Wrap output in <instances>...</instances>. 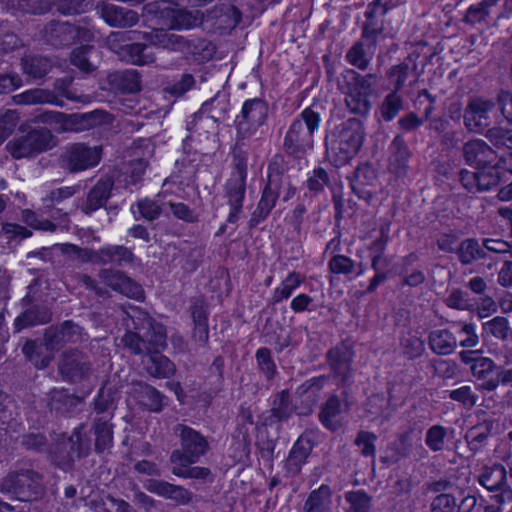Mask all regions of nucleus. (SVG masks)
<instances>
[{
  "mask_svg": "<svg viewBox=\"0 0 512 512\" xmlns=\"http://www.w3.org/2000/svg\"><path fill=\"white\" fill-rule=\"evenodd\" d=\"M98 276L103 284L114 291L135 300L144 299V291L141 285L126 276L123 272L113 269H102Z\"/></svg>",
  "mask_w": 512,
  "mask_h": 512,
  "instance_id": "obj_19",
  "label": "nucleus"
},
{
  "mask_svg": "<svg viewBox=\"0 0 512 512\" xmlns=\"http://www.w3.org/2000/svg\"><path fill=\"white\" fill-rule=\"evenodd\" d=\"M174 432L180 438V448L171 453V463H197L209 450L207 439L193 428L178 424Z\"/></svg>",
  "mask_w": 512,
  "mask_h": 512,
  "instance_id": "obj_8",
  "label": "nucleus"
},
{
  "mask_svg": "<svg viewBox=\"0 0 512 512\" xmlns=\"http://www.w3.org/2000/svg\"><path fill=\"white\" fill-rule=\"evenodd\" d=\"M319 418L329 430L335 431L341 426V403L337 396H331L324 404Z\"/></svg>",
  "mask_w": 512,
  "mask_h": 512,
  "instance_id": "obj_31",
  "label": "nucleus"
},
{
  "mask_svg": "<svg viewBox=\"0 0 512 512\" xmlns=\"http://www.w3.org/2000/svg\"><path fill=\"white\" fill-rule=\"evenodd\" d=\"M510 331L511 328L508 320L502 316H496L482 324L483 337H494L499 340H506Z\"/></svg>",
  "mask_w": 512,
  "mask_h": 512,
  "instance_id": "obj_36",
  "label": "nucleus"
},
{
  "mask_svg": "<svg viewBox=\"0 0 512 512\" xmlns=\"http://www.w3.org/2000/svg\"><path fill=\"white\" fill-rule=\"evenodd\" d=\"M507 471L501 464L483 467L478 476V483L494 495L495 501L503 505L512 501V487L506 482Z\"/></svg>",
  "mask_w": 512,
  "mask_h": 512,
  "instance_id": "obj_13",
  "label": "nucleus"
},
{
  "mask_svg": "<svg viewBox=\"0 0 512 512\" xmlns=\"http://www.w3.org/2000/svg\"><path fill=\"white\" fill-rule=\"evenodd\" d=\"M144 12L146 14H160L159 17L170 18L169 28L170 29H191L200 25L203 21V14L198 10H185L178 9L173 10L168 6L161 7L158 2L149 3L144 6Z\"/></svg>",
  "mask_w": 512,
  "mask_h": 512,
  "instance_id": "obj_14",
  "label": "nucleus"
},
{
  "mask_svg": "<svg viewBox=\"0 0 512 512\" xmlns=\"http://www.w3.org/2000/svg\"><path fill=\"white\" fill-rule=\"evenodd\" d=\"M0 491L20 501L37 500L45 492L43 476L31 468H20L8 473L0 484Z\"/></svg>",
  "mask_w": 512,
  "mask_h": 512,
  "instance_id": "obj_5",
  "label": "nucleus"
},
{
  "mask_svg": "<svg viewBox=\"0 0 512 512\" xmlns=\"http://www.w3.org/2000/svg\"><path fill=\"white\" fill-rule=\"evenodd\" d=\"M83 425L75 428L66 439L59 442L54 450L53 460L62 468L69 466L75 458H82L90 452V439L88 436L82 434Z\"/></svg>",
  "mask_w": 512,
  "mask_h": 512,
  "instance_id": "obj_12",
  "label": "nucleus"
},
{
  "mask_svg": "<svg viewBox=\"0 0 512 512\" xmlns=\"http://www.w3.org/2000/svg\"><path fill=\"white\" fill-rule=\"evenodd\" d=\"M112 186L113 183L109 179L99 180L89 191L82 206L83 212L90 214L102 207L110 197Z\"/></svg>",
  "mask_w": 512,
  "mask_h": 512,
  "instance_id": "obj_27",
  "label": "nucleus"
},
{
  "mask_svg": "<svg viewBox=\"0 0 512 512\" xmlns=\"http://www.w3.org/2000/svg\"><path fill=\"white\" fill-rule=\"evenodd\" d=\"M215 17L218 16L221 18L220 23L225 27L234 28L241 21V13L240 11L233 5L223 4L219 7H216L213 10Z\"/></svg>",
  "mask_w": 512,
  "mask_h": 512,
  "instance_id": "obj_53",
  "label": "nucleus"
},
{
  "mask_svg": "<svg viewBox=\"0 0 512 512\" xmlns=\"http://www.w3.org/2000/svg\"><path fill=\"white\" fill-rule=\"evenodd\" d=\"M500 0H483L477 5L471 6L465 15V21L476 24L484 21L490 14V8L498 4Z\"/></svg>",
  "mask_w": 512,
  "mask_h": 512,
  "instance_id": "obj_50",
  "label": "nucleus"
},
{
  "mask_svg": "<svg viewBox=\"0 0 512 512\" xmlns=\"http://www.w3.org/2000/svg\"><path fill=\"white\" fill-rule=\"evenodd\" d=\"M256 361L260 370L270 379L276 372V366L271 358V352L268 348L262 347L256 351Z\"/></svg>",
  "mask_w": 512,
  "mask_h": 512,
  "instance_id": "obj_60",
  "label": "nucleus"
},
{
  "mask_svg": "<svg viewBox=\"0 0 512 512\" xmlns=\"http://www.w3.org/2000/svg\"><path fill=\"white\" fill-rule=\"evenodd\" d=\"M100 265L117 264L121 266L124 263L133 261L132 251L121 245H107L99 249Z\"/></svg>",
  "mask_w": 512,
  "mask_h": 512,
  "instance_id": "obj_30",
  "label": "nucleus"
},
{
  "mask_svg": "<svg viewBox=\"0 0 512 512\" xmlns=\"http://www.w3.org/2000/svg\"><path fill=\"white\" fill-rule=\"evenodd\" d=\"M229 110V102L225 98L216 96L202 105L203 113H210V117L216 121L225 119Z\"/></svg>",
  "mask_w": 512,
  "mask_h": 512,
  "instance_id": "obj_52",
  "label": "nucleus"
},
{
  "mask_svg": "<svg viewBox=\"0 0 512 512\" xmlns=\"http://www.w3.org/2000/svg\"><path fill=\"white\" fill-rule=\"evenodd\" d=\"M329 176L325 169L319 167L313 170L312 174L307 179V187L311 192H322L325 186L328 185Z\"/></svg>",
  "mask_w": 512,
  "mask_h": 512,
  "instance_id": "obj_62",
  "label": "nucleus"
},
{
  "mask_svg": "<svg viewBox=\"0 0 512 512\" xmlns=\"http://www.w3.org/2000/svg\"><path fill=\"white\" fill-rule=\"evenodd\" d=\"M96 112L85 114H65L59 111H43L34 121L49 125L52 130L63 132H79L88 129L94 121Z\"/></svg>",
  "mask_w": 512,
  "mask_h": 512,
  "instance_id": "obj_11",
  "label": "nucleus"
},
{
  "mask_svg": "<svg viewBox=\"0 0 512 512\" xmlns=\"http://www.w3.org/2000/svg\"><path fill=\"white\" fill-rule=\"evenodd\" d=\"M22 220L30 227L37 230L49 232H54L56 230V225L54 223L47 219L39 218L34 211L29 209L22 211Z\"/></svg>",
  "mask_w": 512,
  "mask_h": 512,
  "instance_id": "obj_57",
  "label": "nucleus"
},
{
  "mask_svg": "<svg viewBox=\"0 0 512 512\" xmlns=\"http://www.w3.org/2000/svg\"><path fill=\"white\" fill-rule=\"evenodd\" d=\"M110 415L103 416L97 419L95 423V449L97 452L101 453L105 449L109 448L112 445L113 436L111 425L109 424Z\"/></svg>",
  "mask_w": 512,
  "mask_h": 512,
  "instance_id": "obj_37",
  "label": "nucleus"
},
{
  "mask_svg": "<svg viewBox=\"0 0 512 512\" xmlns=\"http://www.w3.org/2000/svg\"><path fill=\"white\" fill-rule=\"evenodd\" d=\"M381 33V28H375L369 24H365L362 31V38L370 40V43L365 44L363 41H358L353 44L346 54L347 62L357 67L359 70H366L376 50V38Z\"/></svg>",
  "mask_w": 512,
  "mask_h": 512,
  "instance_id": "obj_15",
  "label": "nucleus"
},
{
  "mask_svg": "<svg viewBox=\"0 0 512 512\" xmlns=\"http://www.w3.org/2000/svg\"><path fill=\"white\" fill-rule=\"evenodd\" d=\"M50 320V314L45 308L32 307L24 312L15 320V326L19 331L26 326H34L47 323Z\"/></svg>",
  "mask_w": 512,
  "mask_h": 512,
  "instance_id": "obj_40",
  "label": "nucleus"
},
{
  "mask_svg": "<svg viewBox=\"0 0 512 512\" xmlns=\"http://www.w3.org/2000/svg\"><path fill=\"white\" fill-rule=\"evenodd\" d=\"M449 398L460 403L466 409L473 408L479 400L478 394L469 385H463L449 391Z\"/></svg>",
  "mask_w": 512,
  "mask_h": 512,
  "instance_id": "obj_48",
  "label": "nucleus"
},
{
  "mask_svg": "<svg viewBox=\"0 0 512 512\" xmlns=\"http://www.w3.org/2000/svg\"><path fill=\"white\" fill-rule=\"evenodd\" d=\"M372 74L362 75L353 69H345L337 79V88L344 96L347 110L355 115L369 114L373 93Z\"/></svg>",
  "mask_w": 512,
  "mask_h": 512,
  "instance_id": "obj_3",
  "label": "nucleus"
},
{
  "mask_svg": "<svg viewBox=\"0 0 512 512\" xmlns=\"http://www.w3.org/2000/svg\"><path fill=\"white\" fill-rule=\"evenodd\" d=\"M149 361L146 364L147 372L156 378H168L174 371V364L164 355L158 352L149 353Z\"/></svg>",
  "mask_w": 512,
  "mask_h": 512,
  "instance_id": "obj_34",
  "label": "nucleus"
},
{
  "mask_svg": "<svg viewBox=\"0 0 512 512\" xmlns=\"http://www.w3.org/2000/svg\"><path fill=\"white\" fill-rule=\"evenodd\" d=\"M446 429L441 425H433L426 432L425 444L434 452L444 448Z\"/></svg>",
  "mask_w": 512,
  "mask_h": 512,
  "instance_id": "obj_56",
  "label": "nucleus"
},
{
  "mask_svg": "<svg viewBox=\"0 0 512 512\" xmlns=\"http://www.w3.org/2000/svg\"><path fill=\"white\" fill-rule=\"evenodd\" d=\"M13 101L17 105L51 104L59 107L63 106V101L54 92L40 88L26 90L17 94L13 96Z\"/></svg>",
  "mask_w": 512,
  "mask_h": 512,
  "instance_id": "obj_26",
  "label": "nucleus"
},
{
  "mask_svg": "<svg viewBox=\"0 0 512 512\" xmlns=\"http://www.w3.org/2000/svg\"><path fill=\"white\" fill-rule=\"evenodd\" d=\"M51 63L44 57H32L23 60V70L33 78H42L49 73Z\"/></svg>",
  "mask_w": 512,
  "mask_h": 512,
  "instance_id": "obj_49",
  "label": "nucleus"
},
{
  "mask_svg": "<svg viewBox=\"0 0 512 512\" xmlns=\"http://www.w3.org/2000/svg\"><path fill=\"white\" fill-rule=\"evenodd\" d=\"M137 208L140 215L148 221L157 219L162 212L161 206L156 201L148 198L139 200Z\"/></svg>",
  "mask_w": 512,
  "mask_h": 512,
  "instance_id": "obj_63",
  "label": "nucleus"
},
{
  "mask_svg": "<svg viewBox=\"0 0 512 512\" xmlns=\"http://www.w3.org/2000/svg\"><path fill=\"white\" fill-rule=\"evenodd\" d=\"M493 108L494 103L490 100L470 98L463 114L466 128L476 133L484 132L492 124L490 113Z\"/></svg>",
  "mask_w": 512,
  "mask_h": 512,
  "instance_id": "obj_16",
  "label": "nucleus"
},
{
  "mask_svg": "<svg viewBox=\"0 0 512 512\" xmlns=\"http://www.w3.org/2000/svg\"><path fill=\"white\" fill-rule=\"evenodd\" d=\"M352 351L345 345H339L330 349L327 353V361L333 375L346 384L352 376Z\"/></svg>",
  "mask_w": 512,
  "mask_h": 512,
  "instance_id": "obj_22",
  "label": "nucleus"
},
{
  "mask_svg": "<svg viewBox=\"0 0 512 512\" xmlns=\"http://www.w3.org/2000/svg\"><path fill=\"white\" fill-rule=\"evenodd\" d=\"M332 491L328 485H321L310 492L302 512H331Z\"/></svg>",
  "mask_w": 512,
  "mask_h": 512,
  "instance_id": "obj_28",
  "label": "nucleus"
},
{
  "mask_svg": "<svg viewBox=\"0 0 512 512\" xmlns=\"http://www.w3.org/2000/svg\"><path fill=\"white\" fill-rule=\"evenodd\" d=\"M268 103L261 98L247 99L236 117L237 139H248L266 123Z\"/></svg>",
  "mask_w": 512,
  "mask_h": 512,
  "instance_id": "obj_10",
  "label": "nucleus"
},
{
  "mask_svg": "<svg viewBox=\"0 0 512 512\" xmlns=\"http://www.w3.org/2000/svg\"><path fill=\"white\" fill-rule=\"evenodd\" d=\"M22 352L36 368H46L53 359V352L44 341L28 340L22 348Z\"/></svg>",
  "mask_w": 512,
  "mask_h": 512,
  "instance_id": "obj_25",
  "label": "nucleus"
},
{
  "mask_svg": "<svg viewBox=\"0 0 512 512\" xmlns=\"http://www.w3.org/2000/svg\"><path fill=\"white\" fill-rule=\"evenodd\" d=\"M59 372L71 382H80L87 379L91 373V363L86 355L79 351H66L63 353Z\"/></svg>",
  "mask_w": 512,
  "mask_h": 512,
  "instance_id": "obj_17",
  "label": "nucleus"
},
{
  "mask_svg": "<svg viewBox=\"0 0 512 512\" xmlns=\"http://www.w3.org/2000/svg\"><path fill=\"white\" fill-rule=\"evenodd\" d=\"M97 11L100 17L112 27L127 28L138 22V14L135 11L114 4L99 3Z\"/></svg>",
  "mask_w": 512,
  "mask_h": 512,
  "instance_id": "obj_21",
  "label": "nucleus"
},
{
  "mask_svg": "<svg viewBox=\"0 0 512 512\" xmlns=\"http://www.w3.org/2000/svg\"><path fill=\"white\" fill-rule=\"evenodd\" d=\"M364 138L365 129L360 120L351 118L343 122L330 146L335 164L341 166L348 163L359 152Z\"/></svg>",
  "mask_w": 512,
  "mask_h": 512,
  "instance_id": "obj_6",
  "label": "nucleus"
},
{
  "mask_svg": "<svg viewBox=\"0 0 512 512\" xmlns=\"http://www.w3.org/2000/svg\"><path fill=\"white\" fill-rule=\"evenodd\" d=\"M303 282V277L297 272H290L281 281V283L274 288L272 292L271 301L274 304L280 303L291 297L296 289L300 287Z\"/></svg>",
  "mask_w": 512,
  "mask_h": 512,
  "instance_id": "obj_32",
  "label": "nucleus"
},
{
  "mask_svg": "<svg viewBox=\"0 0 512 512\" xmlns=\"http://www.w3.org/2000/svg\"><path fill=\"white\" fill-rule=\"evenodd\" d=\"M127 332L122 342L134 354L158 352L166 347L165 327L136 306L124 310Z\"/></svg>",
  "mask_w": 512,
  "mask_h": 512,
  "instance_id": "obj_2",
  "label": "nucleus"
},
{
  "mask_svg": "<svg viewBox=\"0 0 512 512\" xmlns=\"http://www.w3.org/2000/svg\"><path fill=\"white\" fill-rule=\"evenodd\" d=\"M457 254L462 264H471L477 259L485 258V251L475 239H466L459 245Z\"/></svg>",
  "mask_w": 512,
  "mask_h": 512,
  "instance_id": "obj_38",
  "label": "nucleus"
},
{
  "mask_svg": "<svg viewBox=\"0 0 512 512\" xmlns=\"http://www.w3.org/2000/svg\"><path fill=\"white\" fill-rule=\"evenodd\" d=\"M172 473L180 478L184 479H205L209 474L210 470L205 467H191L193 463H171Z\"/></svg>",
  "mask_w": 512,
  "mask_h": 512,
  "instance_id": "obj_47",
  "label": "nucleus"
},
{
  "mask_svg": "<svg viewBox=\"0 0 512 512\" xmlns=\"http://www.w3.org/2000/svg\"><path fill=\"white\" fill-rule=\"evenodd\" d=\"M404 353L410 358L415 359L422 355L425 350L424 342L415 334H408L402 340Z\"/></svg>",
  "mask_w": 512,
  "mask_h": 512,
  "instance_id": "obj_59",
  "label": "nucleus"
},
{
  "mask_svg": "<svg viewBox=\"0 0 512 512\" xmlns=\"http://www.w3.org/2000/svg\"><path fill=\"white\" fill-rule=\"evenodd\" d=\"M96 50L93 46H81L73 50L71 54V62L83 72H91L95 69L94 63L91 61L92 54Z\"/></svg>",
  "mask_w": 512,
  "mask_h": 512,
  "instance_id": "obj_46",
  "label": "nucleus"
},
{
  "mask_svg": "<svg viewBox=\"0 0 512 512\" xmlns=\"http://www.w3.org/2000/svg\"><path fill=\"white\" fill-rule=\"evenodd\" d=\"M489 430L486 425H476L470 428L465 435V439L472 451L479 450L487 441Z\"/></svg>",
  "mask_w": 512,
  "mask_h": 512,
  "instance_id": "obj_55",
  "label": "nucleus"
},
{
  "mask_svg": "<svg viewBox=\"0 0 512 512\" xmlns=\"http://www.w3.org/2000/svg\"><path fill=\"white\" fill-rule=\"evenodd\" d=\"M321 116L311 107L305 108L292 122L284 138L287 153L300 156L313 149L314 134L319 130Z\"/></svg>",
  "mask_w": 512,
  "mask_h": 512,
  "instance_id": "obj_4",
  "label": "nucleus"
},
{
  "mask_svg": "<svg viewBox=\"0 0 512 512\" xmlns=\"http://www.w3.org/2000/svg\"><path fill=\"white\" fill-rule=\"evenodd\" d=\"M403 109V99L397 91H391L383 99L379 110L384 121H392Z\"/></svg>",
  "mask_w": 512,
  "mask_h": 512,
  "instance_id": "obj_39",
  "label": "nucleus"
},
{
  "mask_svg": "<svg viewBox=\"0 0 512 512\" xmlns=\"http://www.w3.org/2000/svg\"><path fill=\"white\" fill-rule=\"evenodd\" d=\"M272 416L278 421H283L291 416L293 408L290 404L288 391H281L274 400L271 409Z\"/></svg>",
  "mask_w": 512,
  "mask_h": 512,
  "instance_id": "obj_54",
  "label": "nucleus"
},
{
  "mask_svg": "<svg viewBox=\"0 0 512 512\" xmlns=\"http://www.w3.org/2000/svg\"><path fill=\"white\" fill-rule=\"evenodd\" d=\"M429 346L438 355H449L456 348L457 340L448 329H434L429 334Z\"/></svg>",
  "mask_w": 512,
  "mask_h": 512,
  "instance_id": "obj_29",
  "label": "nucleus"
},
{
  "mask_svg": "<svg viewBox=\"0 0 512 512\" xmlns=\"http://www.w3.org/2000/svg\"><path fill=\"white\" fill-rule=\"evenodd\" d=\"M145 43L127 44L120 49V57L135 65H146L154 62L155 54L151 46L180 51L187 56L196 57L199 50L206 46L203 40H189L181 35L164 29H153L150 32L137 33Z\"/></svg>",
  "mask_w": 512,
  "mask_h": 512,
  "instance_id": "obj_1",
  "label": "nucleus"
},
{
  "mask_svg": "<svg viewBox=\"0 0 512 512\" xmlns=\"http://www.w3.org/2000/svg\"><path fill=\"white\" fill-rule=\"evenodd\" d=\"M412 75V69L407 63L392 66L387 72V78L393 85L392 91L400 92L406 86Z\"/></svg>",
  "mask_w": 512,
  "mask_h": 512,
  "instance_id": "obj_42",
  "label": "nucleus"
},
{
  "mask_svg": "<svg viewBox=\"0 0 512 512\" xmlns=\"http://www.w3.org/2000/svg\"><path fill=\"white\" fill-rule=\"evenodd\" d=\"M138 401L150 411L158 412L162 408V395L154 387L138 383L137 388Z\"/></svg>",
  "mask_w": 512,
  "mask_h": 512,
  "instance_id": "obj_35",
  "label": "nucleus"
},
{
  "mask_svg": "<svg viewBox=\"0 0 512 512\" xmlns=\"http://www.w3.org/2000/svg\"><path fill=\"white\" fill-rule=\"evenodd\" d=\"M101 158V148L77 143L65 153L64 161L71 172H78L96 166Z\"/></svg>",
  "mask_w": 512,
  "mask_h": 512,
  "instance_id": "obj_18",
  "label": "nucleus"
},
{
  "mask_svg": "<svg viewBox=\"0 0 512 512\" xmlns=\"http://www.w3.org/2000/svg\"><path fill=\"white\" fill-rule=\"evenodd\" d=\"M144 488L159 497L174 502L178 506L189 505L194 494L187 488L164 480L149 479L144 483Z\"/></svg>",
  "mask_w": 512,
  "mask_h": 512,
  "instance_id": "obj_20",
  "label": "nucleus"
},
{
  "mask_svg": "<svg viewBox=\"0 0 512 512\" xmlns=\"http://www.w3.org/2000/svg\"><path fill=\"white\" fill-rule=\"evenodd\" d=\"M346 501L350 504L348 512H369L371 498L363 490L349 491L345 494Z\"/></svg>",
  "mask_w": 512,
  "mask_h": 512,
  "instance_id": "obj_51",
  "label": "nucleus"
},
{
  "mask_svg": "<svg viewBox=\"0 0 512 512\" xmlns=\"http://www.w3.org/2000/svg\"><path fill=\"white\" fill-rule=\"evenodd\" d=\"M55 144V138L50 130L35 129L10 140L6 149L13 158L20 159L51 149Z\"/></svg>",
  "mask_w": 512,
  "mask_h": 512,
  "instance_id": "obj_9",
  "label": "nucleus"
},
{
  "mask_svg": "<svg viewBox=\"0 0 512 512\" xmlns=\"http://www.w3.org/2000/svg\"><path fill=\"white\" fill-rule=\"evenodd\" d=\"M119 79L122 90L129 93H135L140 90V76L137 70H125L119 75Z\"/></svg>",
  "mask_w": 512,
  "mask_h": 512,
  "instance_id": "obj_64",
  "label": "nucleus"
},
{
  "mask_svg": "<svg viewBox=\"0 0 512 512\" xmlns=\"http://www.w3.org/2000/svg\"><path fill=\"white\" fill-rule=\"evenodd\" d=\"M312 448L313 443L309 438L301 436L297 439L285 462V467L289 475L295 476L301 471Z\"/></svg>",
  "mask_w": 512,
  "mask_h": 512,
  "instance_id": "obj_24",
  "label": "nucleus"
},
{
  "mask_svg": "<svg viewBox=\"0 0 512 512\" xmlns=\"http://www.w3.org/2000/svg\"><path fill=\"white\" fill-rule=\"evenodd\" d=\"M496 368L494 361L488 357H477L470 367L472 376L479 382L478 388L486 391L487 382L495 379L493 372Z\"/></svg>",
  "mask_w": 512,
  "mask_h": 512,
  "instance_id": "obj_33",
  "label": "nucleus"
},
{
  "mask_svg": "<svg viewBox=\"0 0 512 512\" xmlns=\"http://www.w3.org/2000/svg\"><path fill=\"white\" fill-rule=\"evenodd\" d=\"M500 182L498 169L494 165H485L478 168V192L489 191Z\"/></svg>",
  "mask_w": 512,
  "mask_h": 512,
  "instance_id": "obj_45",
  "label": "nucleus"
},
{
  "mask_svg": "<svg viewBox=\"0 0 512 512\" xmlns=\"http://www.w3.org/2000/svg\"><path fill=\"white\" fill-rule=\"evenodd\" d=\"M463 151L466 162L477 168L492 164L497 157L493 149L480 139L467 142Z\"/></svg>",
  "mask_w": 512,
  "mask_h": 512,
  "instance_id": "obj_23",
  "label": "nucleus"
},
{
  "mask_svg": "<svg viewBox=\"0 0 512 512\" xmlns=\"http://www.w3.org/2000/svg\"><path fill=\"white\" fill-rule=\"evenodd\" d=\"M80 402L78 397L72 396L64 389H53L49 393V406L56 411L65 412Z\"/></svg>",
  "mask_w": 512,
  "mask_h": 512,
  "instance_id": "obj_43",
  "label": "nucleus"
},
{
  "mask_svg": "<svg viewBox=\"0 0 512 512\" xmlns=\"http://www.w3.org/2000/svg\"><path fill=\"white\" fill-rule=\"evenodd\" d=\"M60 250L62 253L72 256L81 262H90L100 265L99 250H91L87 248H80L74 244H61Z\"/></svg>",
  "mask_w": 512,
  "mask_h": 512,
  "instance_id": "obj_44",
  "label": "nucleus"
},
{
  "mask_svg": "<svg viewBox=\"0 0 512 512\" xmlns=\"http://www.w3.org/2000/svg\"><path fill=\"white\" fill-rule=\"evenodd\" d=\"M488 137L495 146L512 149V127L510 129L492 128L488 131Z\"/></svg>",
  "mask_w": 512,
  "mask_h": 512,
  "instance_id": "obj_61",
  "label": "nucleus"
},
{
  "mask_svg": "<svg viewBox=\"0 0 512 512\" xmlns=\"http://www.w3.org/2000/svg\"><path fill=\"white\" fill-rule=\"evenodd\" d=\"M247 155L238 151L233 155V171L226 182V197L230 206L227 221L236 223L242 212L246 190Z\"/></svg>",
  "mask_w": 512,
  "mask_h": 512,
  "instance_id": "obj_7",
  "label": "nucleus"
},
{
  "mask_svg": "<svg viewBox=\"0 0 512 512\" xmlns=\"http://www.w3.org/2000/svg\"><path fill=\"white\" fill-rule=\"evenodd\" d=\"M328 268L334 274L349 275L354 271L355 263L347 256L334 255L328 263Z\"/></svg>",
  "mask_w": 512,
  "mask_h": 512,
  "instance_id": "obj_58",
  "label": "nucleus"
},
{
  "mask_svg": "<svg viewBox=\"0 0 512 512\" xmlns=\"http://www.w3.org/2000/svg\"><path fill=\"white\" fill-rule=\"evenodd\" d=\"M278 196L279 193L277 191V186L274 185L272 180H269L267 186L263 190L262 197L254 215H259L261 219H265L275 206Z\"/></svg>",
  "mask_w": 512,
  "mask_h": 512,
  "instance_id": "obj_41",
  "label": "nucleus"
}]
</instances>
